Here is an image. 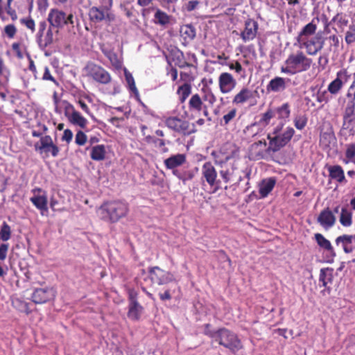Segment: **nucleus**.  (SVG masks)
<instances>
[{
  "instance_id": "obj_58",
  "label": "nucleus",
  "mask_w": 355,
  "mask_h": 355,
  "mask_svg": "<svg viewBox=\"0 0 355 355\" xmlns=\"http://www.w3.org/2000/svg\"><path fill=\"white\" fill-rule=\"evenodd\" d=\"M153 143L155 144V146L160 150L162 153H167L168 151V148L166 146V142L163 139L155 138L153 139Z\"/></svg>"
},
{
  "instance_id": "obj_39",
  "label": "nucleus",
  "mask_w": 355,
  "mask_h": 355,
  "mask_svg": "<svg viewBox=\"0 0 355 355\" xmlns=\"http://www.w3.org/2000/svg\"><path fill=\"white\" fill-rule=\"evenodd\" d=\"M144 308L139 303L128 304V317L129 319L137 321L140 319Z\"/></svg>"
},
{
  "instance_id": "obj_8",
  "label": "nucleus",
  "mask_w": 355,
  "mask_h": 355,
  "mask_svg": "<svg viewBox=\"0 0 355 355\" xmlns=\"http://www.w3.org/2000/svg\"><path fill=\"white\" fill-rule=\"evenodd\" d=\"M47 20L53 28H62L70 26L73 28L76 17L72 12L67 13L58 8H51L48 14Z\"/></svg>"
},
{
  "instance_id": "obj_59",
  "label": "nucleus",
  "mask_w": 355,
  "mask_h": 355,
  "mask_svg": "<svg viewBox=\"0 0 355 355\" xmlns=\"http://www.w3.org/2000/svg\"><path fill=\"white\" fill-rule=\"evenodd\" d=\"M8 82H5V80H0V98L5 101L7 98Z\"/></svg>"
},
{
  "instance_id": "obj_4",
  "label": "nucleus",
  "mask_w": 355,
  "mask_h": 355,
  "mask_svg": "<svg viewBox=\"0 0 355 355\" xmlns=\"http://www.w3.org/2000/svg\"><path fill=\"white\" fill-rule=\"evenodd\" d=\"M313 60L308 58L305 53L298 50L290 53L284 62V65L281 67V72L288 75H295L308 71Z\"/></svg>"
},
{
  "instance_id": "obj_41",
  "label": "nucleus",
  "mask_w": 355,
  "mask_h": 355,
  "mask_svg": "<svg viewBox=\"0 0 355 355\" xmlns=\"http://www.w3.org/2000/svg\"><path fill=\"white\" fill-rule=\"evenodd\" d=\"M275 114H277L278 119L281 121H286L291 115V106L288 103H284L281 106L274 110Z\"/></svg>"
},
{
  "instance_id": "obj_52",
  "label": "nucleus",
  "mask_w": 355,
  "mask_h": 355,
  "mask_svg": "<svg viewBox=\"0 0 355 355\" xmlns=\"http://www.w3.org/2000/svg\"><path fill=\"white\" fill-rule=\"evenodd\" d=\"M19 21L20 24L29 30L31 33L35 32V23L31 16L21 18Z\"/></svg>"
},
{
  "instance_id": "obj_18",
  "label": "nucleus",
  "mask_w": 355,
  "mask_h": 355,
  "mask_svg": "<svg viewBox=\"0 0 355 355\" xmlns=\"http://www.w3.org/2000/svg\"><path fill=\"white\" fill-rule=\"evenodd\" d=\"M236 85V80L228 72H223L218 76V87L222 94H228L231 92Z\"/></svg>"
},
{
  "instance_id": "obj_31",
  "label": "nucleus",
  "mask_w": 355,
  "mask_h": 355,
  "mask_svg": "<svg viewBox=\"0 0 355 355\" xmlns=\"http://www.w3.org/2000/svg\"><path fill=\"white\" fill-rule=\"evenodd\" d=\"M254 97L253 92L248 87H243L232 98V103L241 105Z\"/></svg>"
},
{
  "instance_id": "obj_43",
  "label": "nucleus",
  "mask_w": 355,
  "mask_h": 355,
  "mask_svg": "<svg viewBox=\"0 0 355 355\" xmlns=\"http://www.w3.org/2000/svg\"><path fill=\"white\" fill-rule=\"evenodd\" d=\"M191 94V85L189 83H184L178 88L177 94L181 103H184Z\"/></svg>"
},
{
  "instance_id": "obj_32",
  "label": "nucleus",
  "mask_w": 355,
  "mask_h": 355,
  "mask_svg": "<svg viewBox=\"0 0 355 355\" xmlns=\"http://www.w3.org/2000/svg\"><path fill=\"white\" fill-rule=\"evenodd\" d=\"M286 88V81L284 78L276 76L271 79L266 86L268 92H280Z\"/></svg>"
},
{
  "instance_id": "obj_53",
  "label": "nucleus",
  "mask_w": 355,
  "mask_h": 355,
  "mask_svg": "<svg viewBox=\"0 0 355 355\" xmlns=\"http://www.w3.org/2000/svg\"><path fill=\"white\" fill-rule=\"evenodd\" d=\"M345 40L347 44L355 42V22L353 21L349 26V29L345 33Z\"/></svg>"
},
{
  "instance_id": "obj_2",
  "label": "nucleus",
  "mask_w": 355,
  "mask_h": 355,
  "mask_svg": "<svg viewBox=\"0 0 355 355\" xmlns=\"http://www.w3.org/2000/svg\"><path fill=\"white\" fill-rule=\"evenodd\" d=\"M129 212L128 204L121 200H113L104 202L97 209L98 218L107 223H116Z\"/></svg>"
},
{
  "instance_id": "obj_10",
  "label": "nucleus",
  "mask_w": 355,
  "mask_h": 355,
  "mask_svg": "<svg viewBox=\"0 0 355 355\" xmlns=\"http://www.w3.org/2000/svg\"><path fill=\"white\" fill-rule=\"evenodd\" d=\"M164 123L170 130L183 135H190L196 131L193 123L178 116H168Z\"/></svg>"
},
{
  "instance_id": "obj_26",
  "label": "nucleus",
  "mask_w": 355,
  "mask_h": 355,
  "mask_svg": "<svg viewBox=\"0 0 355 355\" xmlns=\"http://www.w3.org/2000/svg\"><path fill=\"white\" fill-rule=\"evenodd\" d=\"M336 144V137L332 130L321 132L319 146L323 150H330Z\"/></svg>"
},
{
  "instance_id": "obj_48",
  "label": "nucleus",
  "mask_w": 355,
  "mask_h": 355,
  "mask_svg": "<svg viewBox=\"0 0 355 355\" xmlns=\"http://www.w3.org/2000/svg\"><path fill=\"white\" fill-rule=\"evenodd\" d=\"M11 234L10 226L6 222H3L0 229V240L7 241L11 238Z\"/></svg>"
},
{
  "instance_id": "obj_47",
  "label": "nucleus",
  "mask_w": 355,
  "mask_h": 355,
  "mask_svg": "<svg viewBox=\"0 0 355 355\" xmlns=\"http://www.w3.org/2000/svg\"><path fill=\"white\" fill-rule=\"evenodd\" d=\"M308 117L304 114H297L294 117L293 123L295 127L299 130H303L307 125Z\"/></svg>"
},
{
  "instance_id": "obj_21",
  "label": "nucleus",
  "mask_w": 355,
  "mask_h": 355,
  "mask_svg": "<svg viewBox=\"0 0 355 355\" xmlns=\"http://www.w3.org/2000/svg\"><path fill=\"white\" fill-rule=\"evenodd\" d=\"M32 191L35 195L30 198L31 202L37 209L46 211L48 210V200L46 192L40 188H35Z\"/></svg>"
},
{
  "instance_id": "obj_22",
  "label": "nucleus",
  "mask_w": 355,
  "mask_h": 355,
  "mask_svg": "<svg viewBox=\"0 0 355 355\" xmlns=\"http://www.w3.org/2000/svg\"><path fill=\"white\" fill-rule=\"evenodd\" d=\"M350 76L348 74L346 69L340 70L337 74L336 78L328 85V91L331 94H336L343 87L344 83L347 82Z\"/></svg>"
},
{
  "instance_id": "obj_30",
  "label": "nucleus",
  "mask_w": 355,
  "mask_h": 355,
  "mask_svg": "<svg viewBox=\"0 0 355 355\" xmlns=\"http://www.w3.org/2000/svg\"><path fill=\"white\" fill-rule=\"evenodd\" d=\"M266 146V141H259L252 144L249 149V157L250 159L259 160L263 158V148Z\"/></svg>"
},
{
  "instance_id": "obj_11",
  "label": "nucleus",
  "mask_w": 355,
  "mask_h": 355,
  "mask_svg": "<svg viewBox=\"0 0 355 355\" xmlns=\"http://www.w3.org/2000/svg\"><path fill=\"white\" fill-rule=\"evenodd\" d=\"M148 272V277L153 284L162 286L175 282L178 284V282L173 273L170 271L163 270L159 266L149 267Z\"/></svg>"
},
{
  "instance_id": "obj_19",
  "label": "nucleus",
  "mask_w": 355,
  "mask_h": 355,
  "mask_svg": "<svg viewBox=\"0 0 355 355\" xmlns=\"http://www.w3.org/2000/svg\"><path fill=\"white\" fill-rule=\"evenodd\" d=\"M55 297V292L50 288H40L34 290L31 300L35 304H44Z\"/></svg>"
},
{
  "instance_id": "obj_64",
  "label": "nucleus",
  "mask_w": 355,
  "mask_h": 355,
  "mask_svg": "<svg viewBox=\"0 0 355 355\" xmlns=\"http://www.w3.org/2000/svg\"><path fill=\"white\" fill-rule=\"evenodd\" d=\"M9 249L8 243H1L0 245V260L4 261L7 257V253Z\"/></svg>"
},
{
  "instance_id": "obj_20",
  "label": "nucleus",
  "mask_w": 355,
  "mask_h": 355,
  "mask_svg": "<svg viewBox=\"0 0 355 355\" xmlns=\"http://www.w3.org/2000/svg\"><path fill=\"white\" fill-rule=\"evenodd\" d=\"M330 180L336 182L340 185H345L347 183L343 168L339 164L326 165Z\"/></svg>"
},
{
  "instance_id": "obj_56",
  "label": "nucleus",
  "mask_w": 355,
  "mask_h": 355,
  "mask_svg": "<svg viewBox=\"0 0 355 355\" xmlns=\"http://www.w3.org/2000/svg\"><path fill=\"white\" fill-rule=\"evenodd\" d=\"M13 305L21 311L25 312L27 315L31 313L28 304L19 299L12 301Z\"/></svg>"
},
{
  "instance_id": "obj_44",
  "label": "nucleus",
  "mask_w": 355,
  "mask_h": 355,
  "mask_svg": "<svg viewBox=\"0 0 355 355\" xmlns=\"http://www.w3.org/2000/svg\"><path fill=\"white\" fill-rule=\"evenodd\" d=\"M314 236L316 243L320 248L330 252L334 250L330 241L327 240L322 234L316 233L315 234Z\"/></svg>"
},
{
  "instance_id": "obj_57",
  "label": "nucleus",
  "mask_w": 355,
  "mask_h": 355,
  "mask_svg": "<svg viewBox=\"0 0 355 355\" xmlns=\"http://www.w3.org/2000/svg\"><path fill=\"white\" fill-rule=\"evenodd\" d=\"M87 140V137L84 132L78 130L75 136V142L78 146H84Z\"/></svg>"
},
{
  "instance_id": "obj_50",
  "label": "nucleus",
  "mask_w": 355,
  "mask_h": 355,
  "mask_svg": "<svg viewBox=\"0 0 355 355\" xmlns=\"http://www.w3.org/2000/svg\"><path fill=\"white\" fill-rule=\"evenodd\" d=\"M125 78L126 83L128 85L129 89L136 96L139 95V91L136 87L135 79L132 75L128 72L127 70H125Z\"/></svg>"
},
{
  "instance_id": "obj_54",
  "label": "nucleus",
  "mask_w": 355,
  "mask_h": 355,
  "mask_svg": "<svg viewBox=\"0 0 355 355\" xmlns=\"http://www.w3.org/2000/svg\"><path fill=\"white\" fill-rule=\"evenodd\" d=\"M17 32V27L13 24H7L3 30V35L8 39H13Z\"/></svg>"
},
{
  "instance_id": "obj_34",
  "label": "nucleus",
  "mask_w": 355,
  "mask_h": 355,
  "mask_svg": "<svg viewBox=\"0 0 355 355\" xmlns=\"http://www.w3.org/2000/svg\"><path fill=\"white\" fill-rule=\"evenodd\" d=\"M355 241V234L354 235L343 234L336 239V245L342 244L343 250L345 253H351L354 250L352 244Z\"/></svg>"
},
{
  "instance_id": "obj_35",
  "label": "nucleus",
  "mask_w": 355,
  "mask_h": 355,
  "mask_svg": "<svg viewBox=\"0 0 355 355\" xmlns=\"http://www.w3.org/2000/svg\"><path fill=\"white\" fill-rule=\"evenodd\" d=\"M180 36L187 43L191 42L196 35L195 27L191 24H184L180 28Z\"/></svg>"
},
{
  "instance_id": "obj_28",
  "label": "nucleus",
  "mask_w": 355,
  "mask_h": 355,
  "mask_svg": "<svg viewBox=\"0 0 355 355\" xmlns=\"http://www.w3.org/2000/svg\"><path fill=\"white\" fill-rule=\"evenodd\" d=\"M187 162V157L184 154H176L170 156L164 161L165 167L173 171H178V167L182 166Z\"/></svg>"
},
{
  "instance_id": "obj_9",
  "label": "nucleus",
  "mask_w": 355,
  "mask_h": 355,
  "mask_svg": "<svg viewBox=\"0 0 355 355\" xmlns=\"http://www.w3.org/2000/svg\"><path fill=\"white\" fill-rule=\"evenodd\" d=\"M295 132V131L292 127L288 126L283 132L277 135H268L269 143L267 151L276 153L280 150L291 141Z\"/></svg>"
},
{
  "instance_id": "obj_7",
  "label": "nucleus",
  "mask_w": 355,
  "mask_h": 355,
  "mask_svg": "<svg viewBox=\"0 0 355 355\" xmlns=\"http://www.w3.org/2000/svg\"><path fill=\"white\" fill-rule=\"evenodd\" d=\"M85 76L101 85H108L112 82V76L102 66L94 62H87L83 68Z\"/></svg>"
},
{
  "instance_id": "obj_37",
  "label": "nucleus",
  "mask_w": 355,
  "mask_h": 355,
  "mask_svg": "<svg viewBox=\"0 0 355 355\" xmlns=\"http://www.w3.org/2000/svg\"><path fill=\"white\" fill-rule=\"evenodd\" d=\"M339 222L345 227H350L353 223L352 212L347 205L341 207Z\"/></svg>"
},
{
  "instance_id": "obj_27",
  "label": "nucleus",
  "mask_w": 355,
  "mask_h": 355,
  "mask_svg": "<svg viewBox=\"0 0 355 355\" xmlns=\"http://www.w3.org/2000/svg\"><path fill=\"white\" fill-rule=\"evenodd\" d=\"M324 19V30L328 28L331 22L334 23L338 30L340 32H343L345 28L348 26L349 20L347 16L343 13H337L331 19L330 22L328 21V19L325 15H323Z\"/></svg>"
},
{
  "instance_id": "obj_3",
  "label": "nucleus",
  "mask_w": 355,
  "mask_h": 355,
  "mask_svg": "<svg viewBox=\"0 0 355 355\" xmlns=\"http://www.w3.org/2000/svg\"><path fill=\"white\" fill-rule=\"evenodd\" d=\"M203 96L195 94L192 95L188 102V112L191 119L198 117L202 114L205 116H209L208 107L203 101L207 102L212 106L216 102V96L210 88H202Z\"/></svg>"
},
{
  "instance_id": "obj_14",
  "label": "nucleus",
  "mask_w": 355,
  "mask_h": 355,
  "mask_svg": "<svg viewBox=\"0 0 355 355\" xmlns=\"http://www.w3.org/2000/svg\"><path fill=\"white\" fill-rule=\"evenodd\" d=\"M52 26H47L45 20L39 22L38 30L36 33V39L38 44L44 47H47L53 42V33Z\"/></svg>"
},
{
  "instance_id": "obj_40",
  "label": "nucleus",
  "mask_w": 355,
  "mask_h": 355,
  "mask_svg": "<svg viewBox=\"0 0 355 355\" xmlns=\"http://www.w3.org/2000/svg\"><path fill=\"white\" fill-rule=\"evenodd\" d=\"M105 147L104 145H96L92 148L90 157L94 161H102L105 158Z\"/></svg>"
},
{
  "instance_id": "obj_13",
  "label": "nucleus",
  "mask_w": 355,
  "mask_h": 355,
  "mask_svg": "<svg viewBox=\"0 0 355 355\" xmlns=\"http://www.w3.org/2000/svg\"><path fill=\"white\" fill-rule=\"evenodd\" d=\"M34 148L40 155L44 154L45 157H49L51 154L55 157L60 152L58 146L53 143L50 135L42 137L40 141L35 144Z\"/></svg>"
},
{
  "instance_id": "obj_16",
  "label": "nucleus",
  "mask_w": 355,
  "mask_h": 355,
  "mask_svg": "<svg viewBox=\"0 0 355 355\" xmlns=\"http://www.w3.org/2000/svg\"><path fill=\"white\" fill-rule=\"evenodd\" d=\"M299 43L306 49L308 55H315L322 49L324 39L318 34L310 39L306 38Z\"/></svg>"
},
{
  "instance_id": "obj_38",
  "label": "nucleus",
  "mask_w": 355,
  "mask_h": 355,
  "mask_svg": "<svg viewBox=\"0 0 355 355\" xmlns=\"http://www.w3.org/2000/svg\"><path fill=\"white\" fill-rule=\"evenodd\" d=\"M104 55L109 60L112 66L115 69H121L123 65L122 61L118 57V55L111 49H102Z\"/></svg>"
},
{
  "instance_id": "obj_42",
  "label": "nucleus",
  "mask_w": 355,
  "mask_h": 355,
  "mask_svg": "<svg viewBox=\"0 0 355 355\" xmlns=\"http://www.w3.org/2000/svg\"><path fill=\"white\" fill-rule=\"evenodd\" d=\"M355 159V142H351L345 144L344 150V157L342 162L344 164H349V161Z\"/></svg>"
},
{
  "instance_id": "obj_55",
  "label": "nucleus",
  "mask_w": 355,
  "mask_h": 355,
  "mask_svg": "<svg viewBox=\"0 0 355 355\" xmlns=\"http://www.w3.org/2000/svg\"><path fill=\"white\" fill-rule=\"evenodd\" d=\"M10 76V71L6 66L3 58L0 56V77L5 80V82H9Z\"/></svg>"
},
{
  "instance_id": "obj_36",
  "label": "nucleus",
  "mask_w": 355,
  "mask_h": 355,
  "mask_svg": "<svg viewBox=\"0 0 355 355\" xmlns=\"http://www.w3.org/2000/svg\"><path fill=\"white\" fill-rule=\"evenodd\" d=\"M155 12L153 19L155 24L166 27L170 24L171 16L159 8H155Z\"/></svg>"
},
{
  "instance_id": "obj_62",
  "label": "nucleus",
  "mask_w": 355,
  "mask_h": 355,
  "mask_svg": "<svg viewBox=\"0 0 355 355\" xmlns=\"http://www.w3.org/2000/svg\"><path fill=\"white\" fill-rule=\"evenodd\" d=\"M316 101L319 103H327L329 101V98L327 96V91H318L316 93Z\"/></svg>"
},
{
  "instance_id": "obj_61",
  "label": "nucleus",
  "mask_w": 355,
  "mask_h": 355,
  "mask_svg": "<svg viewBox=\"0 0 355 355\" xmlns=\"http://www.w3.org/2000/svg\"><path fill=\"white\" fill-rule=\"evenodd\" d=\"M200 3V0H189L184 6L185 9L188 12H191L196 10L199 6Z\"/></svg>"
},
{
  "instance_id": "obj_17",
  "label": "nucleus",
  "mask_w": 355,
  "mask_h": 355,
  "mask_svg": "<svg viewBox=\"0 0 355 355\" xmlns=\"http://www.w3.org/2000/svg\"><path fill=\"white\" fill-rule=\"evenodd\" d=\"M202 175L210 187L216 186L218 189L220 180H217V171L211 162H207L202 166Z\"/></svg>"
},
{
  "instance_id": "obj_23",
  "label": "nucleus",
  "mask_w": 355,
  "mask_h": 355,
  "mask_svg": "<svg viewBox=\"0 0 355 355\" xmlns=\"http://www.w3.org/2000/svg\"><path fill=\"white\" fill-rule=\"evenodd\" d=\"M334 279V269L331 268H324L320 269L319 275V282L322 283L325 288L322 291L323 295L327 293L330 294L331 291V285Z\"/></svg>"
},
{
  "instance_id": "obj_5",
  "label": "nucleus",
  "mask_w": 355,
  "mask_h": 355,
  "mask_svg": "<svg viewBox=\"0 0 355 355\" xmlns=\"http://www.w3.org/2000/svg\"><path fill=\"white\" fill-rule=\"evenodd\" d=\"M213 341L218 345L235 352L243 348L241 340L238 336L231 330L222 327L216 330Z\"/></svg>"
},
{
  "instance_id": "obj_49",
  "label": "nucleus",
  "mask_w": 355,
  "mask_h": 355,
  "mask_svg": "<svg viewBox=\"0 0 355 355\" xmlns=\"http://www.w3.org/2000/svg\"><path fill=\"white\" fill-rule=\"evenodd\" d=\"M228 67L231 70H234L235 72L241 76V78H245L247 76L245 70L243 68L242 65L239 61H232L227 64Z\"/></svg>"
},
{
  "instance_id": "obj_25",
  "label": "nucleus",
  "mask_w": 355,
  "mask_h": 355,
  "mask_svg": "<svg viewBox=\"0 0 355 355\" xmlns=\"http://www.w3.org/2000/svg\"><path fill=\"white\" fill-rule=\"evenodd\" d=\"M318 223L325 230L332 227L336 221V218L329 208L322 210L317 218Z\"/></svg>"
},
{
  "instance_id": "obj_24",
  "label": "nucleus",
  "mask_w": 355,
  "mask_h": 355,
  "mask_svg": "<svg viewBox=\"0 0 355 355\" xmlns=\"http://www.w3.org/2000/svg\"><path fill=\"white\" fill-rule=\"evenodd\" d=\"M258 23L253 19H248L245 22L244 30L241 33V37L244 42L254 40L258 31Z\"/></svg>"
},
{
  "instance_id": "obj_6",
  "label": "nucleus",
  "mask_w": 355,
  "mask_h": 355,
  "mask_svg": "<svg viewBox=\"0 0 355 355\" xmlns=\"http://www.w3.org/2000/svg\"><path fill=\"white\" fill-rule=\"evenodd\" d=\"M340 135L345 137L355 135V92L353 99L349 101L345 107Z\"/></svg>"
},
{
  "instance_id": "obj_15",
  "label": "nucleus",
  "mask_w": 355,
  "mask_h": 355,
  "mask_svg": "<svg viewBox=\"0 0 355 355\" xmlns=\"http://www.w3.org/2000/svg\"><path fill=\"white\" fill-rule=\"evenodd\" d=\"M110 10V9L102 8L101 6H93L89 10V19L93 23H100L104 20L108 22L113 21L115 19V15Z\"/></svg>"
},
{
  "instance_id": "obj_33",
  "label": "nucleus",
  "mask_w": 355,
  "mask_h": 355,
  "mask_svg": "<svg viewBox=\"0 0 355 355\" xmlns=\"http://www.w3.org/2000/svg\"><path fill=\"white\" fill-rule=\"evenodd\" d=\"M276 184L275 178L263 179L259 184V193L262 198H266L272 191Z\"/></svg>"
},
{
  "instance_id": "obj_46",
  "label": "nucleus",
  "mask_w": 355,
  "mask_h": 355,
  "mask_svg": "<svg viewBox=\"0 0 355 355\" xmlns=\"http://www.w3.org/2000/svg\"><path fill=\"white\" fill-rule=\"evenodd\" d=\"M173 174L179 180H182L183 184H186L187 181L191 180L194 178L193 171L189 170L184 171H175Z\"/></svg>"
},
{
  "instance_id": "obj_29",
  "label": "nucleus",
  "mask_w": 355,
  "mask_h": 355,
  "mask_svg": "<svg viewBox=\"0 0 355 355\" xmlns=\"http://www.w3.org/2000/svg\"><path fill=\"white\" fill-rule=\"evenodd\" d=\"M315 21L317 22L320 21L318 17L313 18L311 22H309L303 27V28L298 33L296 37V40L297 42H301V41H303L305 39L309 38V37L313 35L315 33L317 30V24Z\"/></svg>"
},
{
  "instance_id": "obj_51",
  "label": "nucleus",
  "mask_w": 355,
  "mask_h": 355,
  "mask_svg": "<svg viewBox=\"0 0 355 355\" xmlns=\"http://www.w3.org/2000/svg\"><path fill=\"white\" fill-rule=\"evenodd\" d=\"M237 110L236 108H232L223 115L220 119V124L221 125H227L232 122L236 116Z\"/></svg>"
},
{
  "instance_id": "obj_60",
  "label": "nucleus",
  "mask_w": 355,
  "mask_h": 355,
  "mask_svg": "<svg viewBox=\"0 0 355 355\" xmlns=\"http://www.w3.org/2000/svg\"><path fill=\"white\" fill-rule=\"evenodd\" d=\"M12 51L18 59H22L24 54L21 51V44L20 42H13L11 45Z\"/></svg>"
},
{
  "instance_id": "obj_1",
  "label": "nucleus",
  "mask_w": 355,
  "mask_h": 355,
  "mask_svg": "<svg viewBox=\"0 0 355 355\" xmlns=\"http://www.w3.org/2000/svg\"><path fill=\"white\" fill-rule=\"evenodd\" d=\"M219 151H213L211 156L214 159L215 164L220 166L222 169L219 173L225 183L235 182L239 183L243 181V168L241 166V161L232 156H226L224 159L219 157Z\"/></svg>"
},
{
  "instance_id": "obj_45",
  "label": "nucleus",
  "mask_w": 355,
  "mask_h": 355,
  "mask_svg": "<svg viewBox=\"0 0 355 355\" xmlns=\"http://www.w3.org/2000/svg\"><path fill=\"white\" fill-rule=\"evenodd\" d=\"M275 116V111L272 108L269 107L263 114L260 115V119L258 121L259 124L262 126H266L270 123L271 119Z\"/></svg>"
},
{
  "instance_id": "obj_12",
  "label": "nucleus",
  "mask_w": 355,
  "mask_h": 355,
  "mask_svg": "<svg viewBox=\"0 0 355 355\" xmlns=\"http://www.w3.org/2000/svg\"><path fill=\"white\" fill-rule=\"evenodd\" d=\"M64 105V114L67 119L68 121L76 126H78L82 129L87 128L88 121L85 118L75 107L67 101H63Z\"/></svg>"
},
{
  "instance_id": "obj_63",
  "label": "nucleus",
  "mask_w": 355,
  "mask_h": 355,
  "mask_svg": "<svg viewBox=\"0 0 355 355\" xmlns=\"http://www.w3.org/2000/svg\"><path fill=\"white\" fill-rule=\"evenodd\" d=\"M5 10L6 13L10 17L12 21H15L17 19V14L15 9L12 8V5H6Z\"/></svg>"
}]
</instances>
